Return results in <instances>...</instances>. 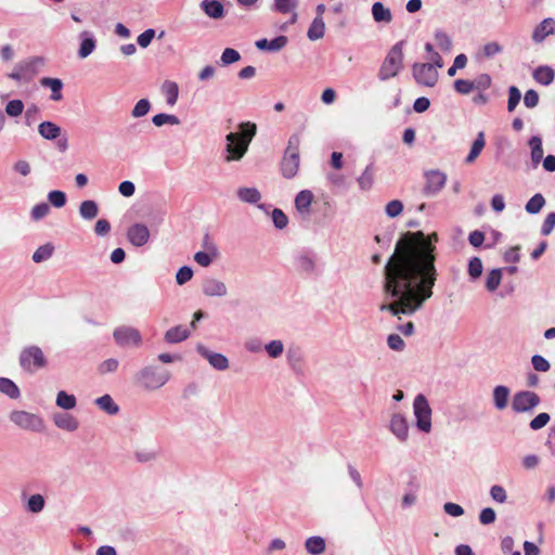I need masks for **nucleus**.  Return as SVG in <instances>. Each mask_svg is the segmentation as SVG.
Instances as JSON below:
<instances>
[{"label": "nucleus", "mask_w": 555, "mask_h": 555, "mask_svg": "<svg viewBox=\"0 0 555 555\" xmlns=\"http://www.w3.org/2000/svg\"><path fill=\"white\" fill-rule=\"evenodd\" d=\"M437 233L406 232L385 266L384 291L391 299L380 306L392 315H411L431 298L437 282Z\"/></svg>", "instance_id": "f257e3e1"}, {"label": "nucleus", "mask_w": 555, "mask_h": 555, "mask_svg": "<svg viewBox=\"0 0 555 555\" xmlns=\"http://www.w3.org/2000/svg\"><path fill=\"white\" fill-rule=\"evenodd\" d=\"M171 378L169 370L158 364L142 366L133 375V384L145 392H154L162 389Z\"/></svg>", "instance_id": "f03ea898"}, {"label": "nucleus", "mask_w": 555, "mask_h": 555, "mask_svg": "<svg viewBox=\"0 0 555 555\" xmlns=\"http://www.w3.org/2000/svg\"><path fill=\"white\" fill-rule=\"evenodd\" d=\"M256 134V125L251 122H242L238 132L227 134L225 162L240 160L247 152L249 143Z\"/></svg>", "instance_id": "7ed1b4c3"}, {"label": "nucleus", "mask_w": 555, "mask_h": 555, "mask_svg": "<svg viewBox=\"0 0 555 555\" xmlns=\"http://www.w3.org/2000/svg\"><path fill=\"white\" fill-rule=\"evenodd\" d=\"M402 68L403 42H397L390 48L385 59L383 60L377 70V79L382 82H386L392 78H396Z\"/></svg>", "instance_id": "20e7f679"}, {"label": "nucleus", "mask_w": 555, "mask_h": 555, "mask_svg": "<svg viewBox=\"0 0 555 555\" xmlns=\"http://www.w3.org/2000/svg\"><path fill=\"white\" fill-rule=\"evenodd\" d=\"M9 420L22 430L42 433L46 429L44 420L39 414L26 410H12Z\"/></svg>", "instance_id": "39448f33"}, {"label": "nucleus", "mask_w": 555, "mask_h": 555, "mask_svg": "<svg viewBox=\"0 0 555 555\" xmlns=\"http://www.w3.org/2000/svg\"><path fill=\"white\" fill-rule=\"evenodd\" d=\"M413 415L416 428L422 433L429 434L433 429V410L427 398L422 393L414 398Z\"/></svg>", "instance_id": "423d86ee"}, {"label": "nucleus", "mask_w": 555, "mask_h": 555, "mask_svg": "<svg viewBox=\"0 0 555 555\" xmlns=\"http://www.w3.org/2000/svg\"><path fill=\"white\" fill-rule=\"evenodd\" d=\"M48 360L42 349L36 345L25 347L20 353V365L29 373H35L44 369Z\"/></svg>", "instance_id": "0eeeda50"}, {"label": "nucleus", "mask_w": 555, "mask_h": 555, "mask_svg": "<svg viewBox=\"0 0 555 555\" xmlns=\"http://www.w3.org/2000/svg\"><path fill=\"white\" fill-rule=\"evenodd\" d=\"M115 344L120 348H140L143 344L141 332L130 325H119L113 331Z\"/></svg>", "instance_id": "6e6552de"}, {"label": "nucleus", "mask_w": 555, "mask_h": 555, "mask_svg": "<svg viewBox=\"0 0 555 555\" xmlns=\"http://www.w3.org/2000/svg\"><path fill=\"white\" fill-rule=\"evenodd\" d=\"M439 69L430 63H415L412 66V75L416 83L425 87L436 86L439 78Z\"/></svg>", "instance_id": "1a4fd4ad"}, {"label": "nucleus", "mask_w": 555, "mask_h": 555, "mask_svg": "<svg viewBox=\"0 0 555 555\" xmlns=\"http://www.w3.org/2000/svg\"><path fill=\"white\" fill-rule=\"evenodd\" d=\"M540 397L533 391H518L512 398V409L516 413L530 412L540 404Z\"/></svg>", "instance_id": "9d476101"}, {"label": "nucleus", "mask_w": 555, "mask_h": 555, "mask_svg": "<svg viewBox=\"0 0 555 555\" xmlns=\"http://www.w3.org/2000/svg\"><path fill=\"white\" fill-rule=\"evenodd\" d=\"M388 429L400 443L408 441L410 426L404 414L400 412L392 413L389 420Z\"/></svg>", "instance_id": "9b49d317"}, {"label": "nucleus", "mask_w": 555, "mask_h": 555, "mask_svg": "<svg viewBox=\"0 0 555 555\" xmlns=\"http://www.w3.org/2000/svg\"><path fill=\"white\" fill-rule=\"evenodd\" d=\"M425 186L424 192L427 195L438 194L446 185L447 175L440 170H428L424 173Z\"/></svg>", "instance_id": "f8f14e48"}, {"label": "nucleus", "mask_w": 555, "mask_h": 555, "mask_svg": "<svg viewBox=\"0 0 555 555\" xmlns=\"http://www.w3.org/2000/svg\"><path fill=\"white\" fill-rule=\"evenodd\" d=\"M196 351L205 358L214 369L224 371L229 367V360L225 356L214 352L202 344L196 346Z\"/></svg>", "instance_id": "ddd939ff"}, {"label": "nucleus", "mask_w": 555, "mask_h": 555, "mask_svg": "<svg viewBox=\"0 0 555 555\" xmlns=\"http://www.w3.org/2000/svg\"><path fill=\"white\" fill-rule=\"evenodd\" d=\"M52 422L61 430H65L68 433L76 431L80 423L76 416L66 412H56L52 415Z\"/></svg>", "instance_id": "4468645a"}, {"label": "nucleus", "mask_w": 555, "mask_h": 555, "mask_svg": "<svg viewBox=\"0 0 555 555\" xmlns=\"http://www.w3.org/2000/svg\"><path fill=\"white\" fill-rule=\"evenodd\" d=\"M127 237L133 246L141 247L149 242L150 230L143 223H135L128 229Z\"/></svg>", "instance_id": "2eb2a0df"}, {"label": "nucleus", "mask_w": 555, "mask_h": 555, "mask_svg": "<svg viewBox=\"0 0 555 555\" xmlns=\"http://www.w3.org/2000/svg\"><path fill=\"white\" fill-rule=\"evenodd\" d=\"M202 289L207 297H225L228 295L227 284L216 278L204 280Z\"/></svg>", "instance_id": "dca6fc26"}, {"label": "nucleus", "mask_w": 555, "mask_h": 555, "mask_svg": "<svg viewBox=\"0 0 555 555\" xmlns=\"http://www.w3.org/2000/svg\"><path fill=\"white\" fill-rule=\"evenodd\" d=\"M313 199L314 195L310 190H302L296 195L295 207L301 217L307 218L310 216Z\"/></svg>", "instance_id": "f3484780"}, {"label": "nucleus", "mask_w": 555, "mask_h": 555, "mask_svg": "<svg viewBox=\"0 0 555 555\" xmlns=\"http://www.w3.org/2000/svg\"><path fill=\"white\" fill-rule=\"evenodd\" d=\"M553 34H555V20L548 17L535 26L532 33V40L535 43H541L547 36Z\"/></svg>", "instance_id": "a211bd4d"}, {"label": "nucleus", "mask_w": 555, "mask_h": 555, "mask_svg": "<svg viewBox=\"0 0 555 555\" xmlns=\"http://www.w3.org/2000/svg\"><path fill=\"white\" fill-rule=\"evenodd\" d=\"M299 155L294 154H285L281 164V170L284 178L292 179L294 178L299 169Z\"/></svg>", "instance_id": "6ab92c4d"}, {"label": "nucleus", "mask_w": 555, "mask_h": 555, "mask_svg": "<svg viewBox=\"0 0 555 555\" xmlns=\"http://www.w3.org/2000/svg\"><path fill=\"white\" fill-rule=\"evenodd\" d=\"M511 397V389L504 385H498L492 390L493 405L498 411H503L507 408Z\"/></svg>", "instance_id": "aec40b11"}, {"label": "nucleus", "mask_w": 555, "mask_h": 555, "mask_svg": "<svg viewBox=\"0 0 555 555\" xmlns=\"http://www.w3.org/2000/svg\"><path fill=\"white\" fill-rule=\"evenodd\" d=\"M287 42H288L287 37L281 35L270 41L264 38L259 39L255 42V46L258 50H261V51L278 52V51H281L283 48H285Z\"/></svg>", "instance_id": "412c9836"}, {"label": "nucleus", "mask_w": 555, "mask_h": 555, "mask_svg": "<svg viewBox=\"0 0 555 555\" xmlns=\"http://www.w3.org/2000/svg\"><path fill=\"white\" fill-rule=\"evenodd\" d=\"M160 92L169 106H175L179 99V86L173 80H165L160 86Z\"/></svg>", "instance_id": "4be33fe9"}, {"label": "nucleus", "mask_w": 555, "mask_h": 555, "mask_svg": "<svg viewBox=\"0 0 555 555\" xmlns=\"http://www.w3.org/2000/svg\"><path fill=\"white\" fill-rule=\"evenodd\" d=\"M79 38L81 42L78 50V56L80 59H86L95 50L96 41L87 30L80 33Z\"/></svg>", "instance_id": "5701e85b"}, {"label": "nucleus", "mask_w": 555, "mask_h": 555, "mask_svg": "<svg viewBox=\"0 0 555 555\" xmlns=\"http://www.w3.org/2000/svg\"><path fill=\"white\" fill-rule=\"evenodd\" d=\"M201 8L210 18L219 20L224 16V8L219 0H203Z\"/></svg>", "instance_id": "b1692460"}, {"label": "nucleus", "mask_w": 555, "mask_h": 555, "mask_svg": "<svg viewBox=\"0 0 555 555\" xmlns=\"http://www.w3.org/2000/svg\"><path fill=\"white\" fill-rule=\"evenodd\" d=\"M528 144L530 147L532 167L537 168L543 159L542 139L538 135H533L530 138Z\"/></svg>", "instance_id": "393cba45"}, {"label": "nucleus", "mask_w": 555, "mask_h": 555, "mask_svg": "<svg viewBox=\"0 0 555 555\" xmlns=\"http://www.w3.org/2000/svg\"><path fill=\"white\" fill-rule=\"evenodd\" d=\"M359 189L367 192L372 190L375 182V168L372 164L367 165L357 179Z\"/></svg>", "instance_id": "a878e982"}, {"label": "nucleus", "mask_w": 555, "mask_h": 555, "mask_svg": "<svg viewBox=\"0 0 555 555\" xmlns=\"http://www.w3.org/2000/svg\"><path fill=\"white\" fill-rule=\"evenodd\" d=\"M237 198L246 204H258L261 199V193L257 188L242 186L236 190Z\"/></svg>", "instance_id": "bb28decb"}, {"label": "nucleus", "mask_w": 555, "mask_h": 555, "mask_svg": "<svg viewBox=\"0 0 555 555\" xmlns=\"http://www.w3.org/2000/svg\"><path fill=\"white\" fill-rule=\"evenodd\" d=\"M0 393L11 400H18L21 398L20 387L8 377H0Z\"/></svg>", "instance_id": "cd10ccee"}, {"label": "nucleus", "mask_w": 555, "mask_h": 555, "mask_svg": "<svg viewBox=\"0 0 555 555\" xmlns=\"http://www.w3.org/2000/svg\"><path fill=\"white\" fill-rule=\"evenodd\" d=\"M190 336V331L182 325H178L169 328L165 335L164 339L168 344H178L185 340Z\"/></svg>", "instance_id": "c85d7f7f"}, {"label": "nucleus", "mask_w": 555, "mask_h": 555, "mask_svg": "<svg viewBox=\"0 0 555 555\" xmlns=\"http://www.w3.org/2000/svg\"><path fill=\"white\" fill-rule=\"evenodd\" d=\"M532 76L537 82L543 86H550L554 81L555 72L552 67L542 65L534 69Z\"/></svg>", "instance_id": "c756f323"}, {"label": "nucleus", "mask_w": 555, "mask_h": 555, "mask_svg": "<svg viewBox=\"0 0 555 555\" xmlns=\"http://www.w3.org/2000/svg\"><path fill=\"white\" fill-rule=\"evenodd\" d=\"M38 132L43 139L52 141L61 135L62 129L52 121H43L39 124Z\"/></svg>", "instance_id": "7c9ffc66"}, {"label": "nucleus", "mask_w": 555, "mask_h": 555, "mask_svg": "<svg viewBox=\"0 0 555 555\" xmlns=\"http://www.w3.org/2000/svg\"><path fill=\"white\" fill-rule=\"evenodd\" d=\"M305 548L310 555H321L325 552L326 543L322 537L313 535L306 540Z\"/></svg>", "instance_id": "2f4dec72"}, {"label": "nucleus", "mask_w": 555, "mask_h": 555, "mask_svg": "<svg viewBox=\"0 0 555 555\" xmlns=\"http://www.w3.org/2000/svg\"><path fill=\"white\" fill-rule=\"evenodd\" d=\"M55 404L62 410L70 411L77 406V398L65 390H60L55 397Z\"/></svg>", "instance_id": "473e14b6"}, {"label": "nucleus", "mask_w": 555, "mask_h": 555, "mask_svg": "<svg viewBox=\"0 0 555 555\" xmlns=\"http://www.w3.org/2000/svg\"><path fill=\"white\" fill-rule=\"evenodd\" d=\"M96 406L108 415H115L119 412V406L109 395H103L94 400Z\"/></svg>", "instance_id": "72a5a7b5"}, {"label": "nucleus", "mask_w": 555, "mask_h": 555, "mask_svg": "<svg viewBox=\"0 0 555 555\" xmlns=\"http://www.w3.org/2000/svg\"><path fill=\"white\" fill-rule=\"evenodd\" d=\"M325 23L323 17L315 16L309 26L307 36L310 40L315 41L324 37Z\"/></svg>", "instance_id": "f704fd0d"}, {"label": "nucleus", "mask_w": 555, "mask_h": 555, "mask_svg": "<svg viewBox=\"0 0 555 555\" xmlns=\"http://www.w3.org/2000/svg\"><path fill=\"white\" fill-rule=\"evenodd\" d=\"M485 145H486L485 134L481 131L477 134L475 141L473 142L470 151L465 159V163L473 164L476 160V158L480 155V153L482 152Z\"/></svg>", "instance_id": "c9c22d12"}, {"label": "nucleus", "mask_w": 555, "mask_h": 555, "mask_svg": "<svg viewBox=\"0 0 555 555\" xmlns=\"http://www.w3.org/2000/svg\"><path fill=\"white\" fill-rule=\"evenodd\" d=\"M372 15L374 21L377 23H390L392 20L391 11L384 7L382 2H375L372 5Z\"/></svg>", "instance_id": "e433bc0d"}, {"label": "nucleus", "mask_w": 555, "mask_h": 555, "mask_svg": "<svg viewBox=\"0 0 555 555\" xmlns=\"http://www.w3.org/2000/svg\"><path fill=\"white\" fill-rule=\"evenodd\" d=\"M502 282V270L492 269L490 270L485 279V287L489 293H494Z\"/></svg>", "instance_id": "4c0bfd02"}, {"label": "nucleus", "mask_w": 555, "mask_h": 555, "mask_svg": "<svg viewBox=\"0 0 555 555\" xmlns=\"http://www.w3.org/2000/svg\"><path fill=\"white\" fill-rule=\"evenodd\" d=\"M79 214L82 219L92 220L99 214V205L92 199L83 201L80 203Z\"/></svg>", "instance_id": "58836bf2"}, {"label": "nucleus", "mask_w": 555, "mask_h": 555, "mask_svg": "<svg viewBox=\"0 0 555 555\" xmlns=\"http://www.w3.org/2000/svg\"><path fill=\"white\" fill-rule=\"evenodd\" d=\"M40 83L41 86L47 87L51 90V99L53 101H60L62 99L61 90L63 87V82L59 78L46 77L40 80Z\"/></svg>", "instance_id": "ea45409f"}, {"label": "nucleus", "mask_w": 555, "mask_h": 555, "mask_svg": "<svg viewBox=\"0 0 555 555\" xmlns=\"http://www.w3.org/2000/svg\"><path fill=\"white\" fill-rule=\"evenodd\" d=\"M298 4L299 0H273L272 11L280 14L294 13Z\"/></svg>", "instance_id": "a19ab883"}, {"label": "nucleus", "mask_w": 555, "mask_h": 555, "mask_svg": "<svg viewBox=\"0 0 555 555\" xmlns=\"http://www.w3.org/2000/svg\"><path fill=\"white\" fill-rule=\"evenodd\" d=\"M544 205V196L540 193H537L527 202L525 209L528 214L535 215L541 211Z\"/></svg>", "instance_id": "79ce46f5"}, {"label": "nucleus", "mask_w": 555, "mask_h": 555, "mask_svg": "<svg viewBox=\"0 0 555 555\" xmlns=\"http://www.w3.org/2000/svg\"><path fill=\"white\" fill-rule=\"evenodd\" d=\"M54 247L52 244L48 243L39 246L33 254V261L36 263H40L51 258L53 254Z\"/></svg>", "instance_id": "37998d69"}, {"label": "nucleus", "mask_w": 555, "mask_h": 555, "mask_svg": "<svg viewBox=\"0 0 555 555\" xmlns=\"http://www.w3.org/2000/svg\"><path fill=\"white\" fill-rule=\"evenodd\" d=\"M263 349L270 358L278 359L284 352V344L280 339H273L266 344Z\"/></svg>", "instance_id": "c03bdc74"}, {"label": "nucleus", "mask_w": 555, "mask_h": 555, "mask_svg": "<svg viewBox=\"0 0 555 555\" xmlns=\"http://www.w3.org/2000/svg\"><path fill=\"white\" fill-rule=\"evenodd\" d=\"M418 487L415 486L413 488H410L405 490L401 498V508L406 509L412 506H414L418 501V493H417Z\"/></svg>", "instance_id": "a18cd8bd"}, {"label": "nucleus", "mask_w": 555, "mask_h": 555, "mask_svg": "<svg viewBox=\"0 0 555 555\" xmlns=\"http://www.w3.org/2000/svg\"><path fill=\"white\" fill-rule=\"evenodd\" d=\"M483 271V264L479 257H473L468 262L467 273L472 281L478 280Z\"/></svg>", "instance_id": "49530a36"}, {"label": "nucleus", "mask_w": 555, "mask_h": 555, "mask_svg": "<svg viewBox=\"0 0 555 555\" xmlns=\"http://www.w3.org/2000/svg\"><path fill=\"white\" fill-rule=\"evenodd\" d=\"M46 505L44 498L41 494H33L27 500L26 507L28 512L38 514L43 511Z\"/></svg>", "instance_id": "de8ad7c7"}, {"label": "nucleus", "mask_w": 555, "mask_h": 555, "mask_svg": "<svg viewBox=\"0 0 555 555\" xmlns=\"http://www.w3.org/2000/svg\"><path fill=\"white\" fill-rule=\"evenodd\" d=\"M152 121L156 127H162L164 125L177 126L180 124V120L176 115L165 114V113L155 115L153 117Z\"/></svg>", "instance_id": "09e8293b"}, {"label": "nucleus", "mask_w": 555, "mask_h": 555, "mask_svg": "<svg viewBox=\"0 0 555 555\" xmlns=\"http://www.w3.org/2000/svg\"><path fill=\"white\" fill-rule=\"evenodd\" d=\"M24 103L21 100H11L7 103L4 112L9 117L15 118L23 114Z\"/></svg>", "instance_id": "8fccbe9b"}, {"label": "nucleus", "mask_w": 555, "mask_h": 555, "mask_svg": "<svg viewBox=\"0 0 555 555\" xmlns=\"http://www.w3.org/2000/svg\"><path fill=\"white\" fill-rule=\"evenodd\" d=\"M435 40L437 47L442 51H450L452 48V39L451 37L443 30H437L435 33Z\"/></svg>", "instance_id": "3c124183"}, {"label": "nucleus", "mask_w": 555, "mask_h": 555, "mask_svg": "<svg viewBox=\"0 0 555 555\" xmlns=\"http://www.w3.org/2000/svg\"><path fill=\"white\" fill-rule=\"evenodd\" d=\"M151 109V102L147 99L139 100L131 111L133 118H141L149 114Z\"/></svg>", "instance_id": "603ef678"}, {"label": "nucleus", "mask_w": 555, "mask_h": 555, "mask_svg": "<svg viewBox=\"0 0 555 555\" xmlns=\"http://www.w3.org/2000/svg\"><path fill=\"white\" fill-rule=\"evenodd\" d=\"M118 367L119 361L115 358H108L99 364L98 372L100 375H106L109 373H115Z\"/></svg>", "instance_id": "864d4df0"}, {"label": "nucleus", "mask_w": 555, "mask_h": 555, "mask_svg": "<svg viewBox=\"0 0 555 555\" xmlns=\"http://www.w3.org/2000/svg\"><path fill=\"white\" fill-rule=\"evenodd\" d=\"M241 60V54L238 51L232 48H225L220 56V62L223 66L231 65Z\"/></svg>", "instance_id": "5fc2aeb1"}, {"label": "nucleus", "mask_w": 555, "mask_h": 555, "mask_svg": "<svg viewBox=\"0 0 555 555\" xmlns=\"http://www.w3.org/2000/svg\"><path fill=\"white\" fill-rule=\"evenodd\" d=\"M403 211V203L399 199H392L385 206V212L389 218H396Z\"/></svg>", "instance_id": "6e6d98bb"}, {"label": "nucleus", "mask_w": 555, "mask_h": 555, "mask_svg": "<svg viewBox=\"0 0 555 555\" xmlns=\"http://www.w3.org/2000/svg\"><path fill=\"white\" fill-rule=\"evenodd\" d=\"M503 52V46L500 44L499 42L496 41H490V42H487L483 47H482V50H481V53L487 59H491L493 57L494 55H498L500 53Z\"/></svg>", "instance_id": "4d7b16f0"}, {"label": "nucleus", "mask_w": 555, "mask_h": 555, "mask_svg": "<svg viewBox=\"0 0 555 555\" xmlns=\"http://www.w3.org/2000/svg\"><path fill=\"white\" fill-rule=\"evenodd\" d=\"M271 219L273 221L274 227L280 230L286 228L288 223L287 216L280 208H274L272 210Z\"/></svg>", "instance_id": "13d9d810"}, {"label": "nucleus", "mask_w": 555, "mask_h": 555, "mask_svg": "<svg viewBox=\"0 0 555 555\" xmlns=\"http://www.w3.org/2000/svg\"><path fill=\"white\" fill-rule=\"evenodd\" d=\"M521 99L519 89L515 86L508 88L507 111L513 112Z\"/></svg>", "instance_id": "bf43d9fd"}, {"label": "nucleus", "mask_w": 555, "mask_h": 555, "mask_svg": "<svg viewBox=\"0 0 555 555\" xmlns=\"http://www.w3.org/2000/svg\"><path fill=\"white\" fill-rule=\"evenodd\" d=\"M492 79L488 74H481L473 80L474 90L486 91L491 87Z\"/></svg>", "instance_id": "052dcab7"}, {"label": "nucleus", "mask_w": 555, "mask_h": 555, "mask_svg": "<svg viewBox=\"0 0 555 555\" xmlns=\"http://www.w3.org/2000/svg\"><path fill=\"white\" fill-rule=\"evenodd\" d=\"M217 256V250L214 247V253L209 254L206 251H197L194 255V260L202 267H209L214 260V258Z\"/></svg>", "instance_id": "680f3d73"}, {"label": "nucleus", "mask_w": 555, "mask_h": 555, "mask_svg": "<svg viewBox=\"0 0 555 555\" xmlns=\"http://www.w3.org/2000/svg\"><path fill=\"white\" fill-rule=\"evenodd\" d=\"M48 199L52 206L56 208H61L66 204V195L62 191H50L48 194Z\"/></svg>", "instance_id": "e2e57ef3"}, {"label": "nucleus", "mask_w": 555, "mask_h": 555, "mask_svg": "<svg viewBox=\"0 0 555 555\" xmlns=\"http://www.w3.org/2000/svg\"><path fill=\"white\" fill-rule=\"evenodd\" d=\"M50 206L47 203H40L31 208L30 216L33 220L38 221L48 216Z\"/></svg>", "instance_id": "0e129e2a"}, {"label": "nucleus", "mask_w": 555, "mask_h": 555, "mask_svg": "<svg viewBox=\"0 0 555 555\" xmlns=\"http://www.w3.org/2000/svg\"><path fill=\"white\" fill-rule=\"evenodd\" d=\"M490 496L493 501L503 504L507 500L505 489L500 485H494L490 488Z\"/></svg>", "instance_id": "69168bd1"}, {"label": "nucleus", "mask_w": 555, "mask_h": 555, "mask_svg": "<svg viewBox=\"0 0 555 555\" xmlns=\"http://www.w3.org/2000/svg\"><path fill=\"white\" fill-rule=\"evenodd\" d=\"M193 278V270L188 267H181L176 274V282L178 285H184Z\"/></svg>", "instance_id": "338daca9"}, {"label": "nucleus", "mask_w": 555, "mask_h": 555, "mask_svg": "<svg viewBox=\"0 0 555 555\" xmlns=\"http://www.w3.org/2000/svg\"><path fill=\"white\" fill-rule=\"evenodd\" d=\"M13 171L21 175L22 177H27L31 172L30 164L25 159H18L13 164Z\"/></svg>", "instance_id": "774afa93"}]
</instances>
